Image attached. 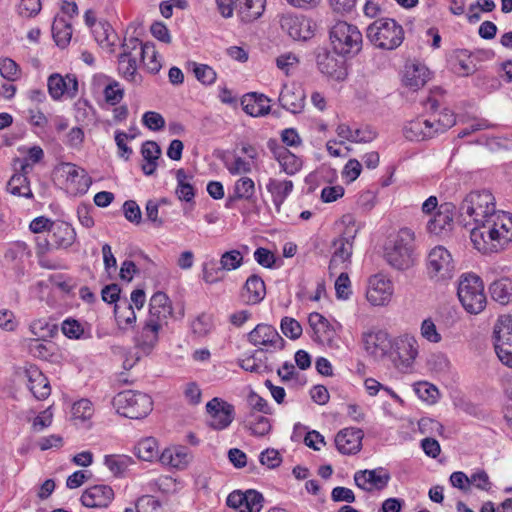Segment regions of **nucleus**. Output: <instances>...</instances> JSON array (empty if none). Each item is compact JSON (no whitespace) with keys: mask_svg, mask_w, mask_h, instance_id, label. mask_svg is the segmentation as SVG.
I'll use <instances>...</instances> for the list:
<instances>
[{"mask_svg":"<svg viewBox=\"0 0 512 512\" xmlns=\"http://www.w3.org/2000/svg\"><path fill=\"white\" fill-rule=\"evenodd\" d=\"M470 238L474 247L483 254L502 251L512 241V215H492L489 220L475 224Z\"/></svg>","mask_w":512,"mask_h":512,"instance_id":"obj_1","label":"nucleus"},{"mask_svg":"<svg viewBox=\"0 0 512 512\" xmlns=\"http://www.w3.org/2000/svg\"><path fill=\"white\" fill-rule=\"evenodd\" d=\"M460 213L471 217L475 224L507 212L497 211L495 198L488 190L472 191L466 195L459 207Z\"/></svg>","mask_w":512,"mask_h":512,"instance_id":"obj_2","label":"nucleus"},{"mask_svg":"<svg viewBox=\"0 0 512 512\" xmlns=\"http://www.w3.org/2000/svg\"><path fill=\"white\" fill-rule=\"evenodd\" d=\"M112 404L119 415L130 419L145 418L153 409L151 397L134 390L119 392L113 398Z\"/></svg>","mask_w":512,"mask_h":512,"instance_id":"obj_3","label":"nucleus"},{"mask_svg":"<svg viewBox=\"0 0 512 512\" xmlns=\"http://www.w3.org/2000/svg\"><path fill=\"white\" fill-rule=\"evenodd\" d=\"M457 294L464 309L471 314L480 313L486 306L483 282L477 275L463 276Z\"/></svg>","mask_w":512,"mask_h":512,"instance_id":"obj_4","label":"nucleus"},{"mask_svg":"<svg viewBox=\"0 0 512 512\" xmlns=\"http://www.w3.org/2000/svg\"><path fill=\"white\" fill-rule=\"evenodd\" d=\"M414 233L409 228H402L393 246L387 247L385 259L387 263L397 270H406L413 266Z\"/></svg>","mask_w":512,"mask_h":512,"instance_id":"obj_5","label":"nucleus"},{"mask_svg":"<svg viewBox=\"0 0 512 512\" xmlns=\"http://www.w3.org/2000/svg\"><path fill=\"white\" fill-rule=\"evenodd\" d=\"M418 355V342L414 336L405 334L392 340L389 357L401 372L411 368Z\"/></svg>","mask_w":512,"mask_h":512,"instance_id":"obj_6","label":"nucleus"},{"mask_svg":"<svg viewBox=\"0 0 512 512\" xmlns=\"http://www.w3.org/2000/svg\"><path fill=\"white\" fill-rule=\"evenodd\" d=\"M454 261L450 252L443 246H436L427 256V272L431 279L446 280L453 277Z\"/></svg>","mask_w":512,"mask_h":512,"instance_id":"obj_7","label":"nucleus"},{"mask_svg":"<svg viewBox=\"0 0 512 512\" xmlns=\"http://www.w3.org/2000/svg\"><path fill=\"white\" fill-rule=\"evenodd\" d=\"M315 57L317 69L328 79L342 82L347 78L348 71L345 61L338 59L326 48H318Z\"/></svg>","mask_w":512,"mask_h":512,"instance_id":"obj_8","label":"nucleus"},{"mask_svg":"<svg viewBox=\"0 0 512 512\" xmlns=\"http://www.w3.org/2000/svg\"><path fill=\"white\" fill-rule=\"evenodd\" d=\"M501 326H495V352L499 360L512 368V318L500 320Z\"/></svg>","mask_w":512,"mask_h":512,"instance_id":"obj_9","label":"nucleus"},{"mask_svg":"<svg viewBox=\"0 0 512 512\" xmlns=\"http://www.w3.org/2000/svg\"><path fill=\"white\" fill-rule=\"evenodd\" d=\"M248 341L254 346H264L267 351L282 350L285 346L284 339L277 330L269 324H258L249 334Z\"/></svg>","mask_w":512,"mask_h":512,"instance_id":"obj_10","label":"nucleus"},{"mask_svg":"<svg viewBox=\"0 0 512 512\" xmlns=\"http://www.w3.org/2000/svg\"><path fill=\"white\" fill-rule=\"evenodd\" d=\"M206 410L209 414L208 424L216 430L227 428L234 418V407L219 399L213 398L206 404Z\"/></svg>","mask_w":512,"mask_h":512,"instance_id":"obj_11","label":"nucleus"},{"mask_svg":"<svg viewBox=\"0 0 512 512\" xmlns=\"http://www.w3.org/2000/svg\"><path fill=\"white\" fill-rule=\"evenodd\" d=\"M393 295V284L383 275H374L369 279V287L366 292L367 300L374 306L387 305Z\"/></svg>","mask_w":512,"mask_h":512,"instance_id":"obj_12","label":"nucleus"},{"mask_svg":"<svg viewBox=\"0 0 512 512\" xmlns=\"http://www.w3.org/2000/svg\"><path fill=\"white\" fill-rule=\"evenodd\" d=\"M390 474L382 467L373 470H360L354 474L357 487L365 491L383 490L390 480Z\"/></svg>","mask_w":512,"mask_h":512,"instance_id":"obj_13","label":"nucleus"},{"mask_svg":"<svg viewBox=\"0 0 512 512\" xmlns=\"http://www.w3.org/2000/svg\"><path fill=\"white\" fill-rule=\"evenodd\" d=\"M59 169L65 174L67 185L73 193L84 194L88 191L92 178L85 169L70 162L61 163Z\"/></svg>","mask_w":512,"mask_h":512,"instance_id":"obj_14","label":"nucleus"},{"mask_svg":"<svg viewBox=\"0 0 512 512\" xmlns=\"http://www.w3.org/2000/svg\"><path fill=\"white\" fill-rule=\"evenodd\" d=\"M364 433L360 428H344L335 436V445L341 454L358 453L362 448Z\"/></svg>","mask_w":512,"mask_h":512,"instance_id":"obj_15","label":"nucleus"},{"mask_svg":"<svg viewBox=\"0 0 512 512\" xmlns=\"http://www.w3.org/2000/svg\"><path fill=\"white\" fill-rule=\"evenodd\" d=\"M113 498V489L108 485L99 484L87 488L80 500L88 508H103L107 507Z\"/></svg>","mask_w":512,"mask_h":512,"instance_id":"obj_16","label":"nucleus"},{"mask_svg":"<svg viewBox=\"0 0 512 512\" xmlns=\"http://www.w3.org/2000/svg\"><path fill=\"white\" fill-rule=\"evenodd\" d=\"M162 326L163 324L147 318L141 330L134 337L136 346L144 353H150L158 342V334Z\"/></svg>","mask_w":512,"mask_h":512,"instance_id":"obj_17","label":"nucleus"},{"mask_svg":"<svg viewBox=\"0 0 512 512\" xmlns=\"http://www.w3.org/2000/svg\"><path fill=\"white\" fill-rule=\"evenodd\" d=\"M25 376L28 379V388L37 400H44L51 394L49 380L37 366L27 367Z\"/></svg>","mask_w":512,"mask_h":512,"instance_id":"obj_18","label":"nucleus"},{"mask_svg":"<svg viewBox=\"0 0 512 512\" xmlns=\"http://www.w3.org/2000/svg\"><path fill=\"white\" fill-rule=\"evenodd\" d=\"M308 322L313 330V340L331 346L336 333L329 321L320 313L313 312L309 315Z\"/></svg>","mask_w":512,"mask_h":512,"instance_id":"obj_19","label":"nucleus"},{"mask_svg":"<svg viewBox=\"0 0 512 512\" xmlns=\"http://www.w3.org/2000/svg\"><path fill=\"white\" fill-rule=\"evenodd\" d=\"M430 78L429 69L418 62L410 61L405 64L402 82L412 90L423 87Z\"/></svg>","mask_w":512,"mask_h":512,"instance_id":"obj_20","label":"nucleus"},{"mask_svg":"<svg viewBox=\"0 0 512 512\" xmlns=\"http://www.w3.org/2000/svg\"><path fill=\"white\" fill-rule=\"evenodd\" d=\"M455 206L452 203L441 204L434 216L427 223V230L431 234L439 235L451 229Z\"/></svg>","mask_w":512,"mask_h":512,"instance_id":"obj_21","label":"nucleus"},{"mask_svg":"<svg viewBox=\"0 0 512 512\" xmlns=\"http://www.w3.org/2000/svg\"><path fill=\"white\" fill-rule=\"evenodd\" d=\"M268 147L272 151L275 159L279 162L283 171L287 174L293 175L301 169V158L291 153L286 147L278 145L274 140L268 142Z\"/></svg>","mask_w":512,"mask_h":512,"instance_id":"obj_22","label":"nucleus"},{"mask_svg":"<svg viewBox=\"0 0 512 512\" xmlns=\"http://www.w3.org/2000/svg\"><path fill=\"white\" fill-rule=\"evenodd\" d=\"M330 42L335 54H356L361 50L362 34H330Z\"/></svg>","mask_w":512,"mask_h":512,"instance_id":"obj_23","label":"nucleus"},{"mask_svg":"<svg viewBox=\"0 0 512 512\" xmlns=\"http://www.w3.org/2000/svg\"><path fill=\"white\" fill-rule=\"evenodd\" d=\"M266 295V287L264 281L258 275H251L245 282L240 297L247 305H255L260 303Z\"/></svg>","mask_w":512,"mask_h":512,"instance_id":"obj_24","label":"nucleus"},{"mask_svg":"<svg viewBox=\"0 0 512 512\" xmlns=\"http://www.w3.org/2000/svg\"><path fill=\"white\" fill-rule=\"evenodd\" d=\"M278 100L284 109L296 114L304 108L305 93L300 87L284 85Z\"/></svg>","mask_w":512,"mask_h":512,"instance_id":"obj_25","label":"nucleus"},{"mask_svg":"<svg viewBox=\"0 0 512 512\" xmlns=\"http://www.w3.org/2000/svg\"><path fill=\"white\" fill-rule=\"evenodd\" d=\"M432 122L429 119L417 118L408 122L403 128V134L409 141H425L434 138Z\"/></svg>","mask_w":512,"mask_h":512,"instance_id":"obj_26","label":"nucleus"},{"mask_svg":"<svg viewBox=\"0 0 512 512\" xmlns=\"http://www.w3.org/2000/svg\"><path fill=\"white\" fill-rule=\"evenodd\" d=\"M171 315L172 306L168 296L160 291L154 293L149 303L148 318L164 324L166 323L167 318Z\"/></svg>","mask_w":512,"mask_h":512,"instance_id":"obj_27","label":"nucleus"},{"mask_svg":"<svg viewBox=\"0 0 512 512\" xmlns=\"http://www.w3.org/2000/svg\"><path fill=\"white\" fill-rule=\"evenodd\" d=\"M269 102V98L265 95L252 92L243 96L241 105L248 115L260 117L270 112Z\"/></svg>","mask_w":512,"mask_h":512,"instance_id":"obj_28","label":"nucleus"},{"mask_svg":"<svg viewBox=\"0 0 512 512\" xmlns=\"http://www.w3.org/2000/svg\"><path fill=\"white\" fill-rule=\"evenodd\" d=\"M54 248L67 249L76 240L75 229L65 221H55L51 229Z\"/></svg>","mask_w":512,"mask_h":512,"instance_id":"obj_29","label":"nucleus"},{"mask_svg":"<svg viewBox=\"0 0 512 512\" xmlns=\"http://www.w3.org/2000/svg\"><path fill=\"white\" fill-rule=\"evenodd\" d=\"M365 348L376 357L389 355L392 340L384 331L368 333L364 335Z\"/></svg>","mask_w":512,"mask_h":512,"instance_id":"obj_30","label":"nucleus"},{"mask_svg":"<svg viewBox=\"0 0 512 512\" xmlns=\"http://www.w3.org/2000/svg\"><path fill=\"white\" fill-rule=\"evenodd\" d=\"M452 70L459 76H468L476 71V64L466 49H456L449 57Z\"/></svg>","mask_w":512,"mask_h":512,"instance_id":"obj_31","label":"nucleus"},{"mask_svg":"<svg viewBox=\"0 0 512 512\" xmlns=\"http://www.w3.org/2000/svg\"><path fill=\"white\" fill-rule=\"evenodd\" d=\"M280 26L284 32H312L316 29L313 21L301 14L283 15L280 19Z\"/></svg>","mask_w":512,"mask_h":512,"instance_id":"obj_32","label":"nucleus"},{"mask_svg":"<svg viewBox=\"0 0 512 512\" xmlns=\"http://www.w3.org/2000/svg\"><path fill=\"white\" fill-rule=\"evenodd\" d=\"M25 343L28 353L35 358L53 361L57 356V347L50 340L26 339Z\"/></svg>","mask_w":512,"mask_h":512,"instance_id":"obj_33","label":"nucleus"},{"mask_svg":"<svg viewBox=\"0 0 512 512\" xmlns=\"http://www.w3.org/2000/svg\"><path fill=\"white\" fill-rule=\"evenodd\" d=\"M356 230L347 228L343 234L336 238L332 246L334 251L332 255L343 260L344 262L350 261L353 253V240L356 235Z\"/></svg>","mask_w":512,"mask_h":512,"instance_id":"obj_34","label":"nucleus"},{"mask_svg":"<svg viewBox=\"0 0 512 512\" xmlns=\"http://www.w3.org/2000/svg\"><path fill=\"white\" fill-rule=\"evenodd\" d=\"M236 8L243 22L258 19L265 9V0H236Z\"/></svg>","mask_w":512,"mask_h":512,"instance_id":"obj_35","label":"nucleus"},{"mask_svg":"<svg viewBox=\"0 0 512 512\" xmlns=\"http://www.w3.org/2000/svg\"><path fill=\"white\" fill-rule=\"evenodd\" d=\"M293 186L294 185L291 180L280 181L273 178L269 179L266 187L272 196V200L277 211H280L281 205L284 203L287 196L292 192Z\"/></svg>","mask_w":512,"mask_h":512,"instance_id":"obj_36","label":"nucleus"},{"mask_svg":"<svg viewBox=\"0 0 512 512\" xmlns=\"http://www.w3.org/2000/svg\"><path fill=\"white\" fill-rule=\"evenodd\" d=\"M54 248V243L41 236L35 238V253L39 265L44 269L56 270L60 268L58 262L48 259L47 254Z\"/></svg>","mask_w":512,"mask_h":512,"instance_id":"obj_37","label":"nucleus"},{"mask_svg":"<svg viewBox=\"0 0 512 512\" xmlns=\"http://www.w3.org/2000/svg\"><path fill=\"white\" fill-rule=\"evenodd\" d=\"M489 291L491 298L501 305H508L512 303V281L508 278H501L494 281Z\"/></svg>","mask_w":512,"mask_h":512,"instance_id":"obj_38","label":"nucleus"},{"mask_svg":"<svg viewBox=\"0 0 512 512\" xmlns=\"http://www.w3.org/2000/svg\"><path fill=\"white\" fill-rule=\"evenodd\" d=\"M255 197V183L249 177H241L235 182L233 195L229 196L227 206L235 200L253 201Z\"/></svg>","mask_w":512,"mask_h":512,"instance_id":"obj_39","label":"nucleus"},{"mask_svg":"<svg viewBox=\"0 0 512 512\" xmlns=\"http://www.w3.org/2000/svg\"><path fill=\"white\" fill-rule=\"evenodd\" d=\"M429 122H432L434 136L444 133L456 123L454 113L449 109H444L441 112L434 113L430 116Z\"/></svg>","mask_w":512,"mask_h":512,"instance_id":"obj_40","label":"nucleus"},{"mask_svg":"<svg viewBox=\"0 0 512 512\" xmlns=\"http://www.w3.org/2000/svg\"><path fill=\"white\" fill-rule=\"evenodd\" d=\"M29 330L34 336L33 339L46 341L50 340L57 334L58 327L45 319H37L31 322Z\"/></svg>","mask_w":512,"mask_h":512,"instance_id":"obj_41","label":"nucleus"},{"mask_svg":"<svg viewBox=\"0 0 512 512\" xmlns=\"http://www.w3.org/2000/svg\"><path fill=\"white\" fill-rule=\"evenodd\" d=\"M139 60L150 73H157L161 69V63L158 60L157 51L153 43L145 42L140 52H138Z\"/></svg>","mask_w":512,"mask_h":512,"instance_id":"obj_42","label":"nucleus"},{"mask_svg":"<svg viewBox=\"0 0 512 512\" xmlns=\"http://www.w3.org/2000/svg\"><path fill=\"white\" fill-rule=\"evenodd\" d=\"M8 191L15 195L25 198H32L33 194L27 176L23 173L14 174L7 184Z\"/></svg>","mask_w":512,"mask_h":512,"instance_id":"obj_43","label":"nucleus"},{"mask_svg":"<svg viewBox=\"0 0 512 512\" xmlns=\"http://www.w3.org/2000/svg\"><path fill=\"white\" fill-rule=\"evenodd\" d=\"M118 62V71L125 80L136 85L142 82V76L137 73V60L127 57L121 59V56H119Z\"/></svg>","mask_w":512,"mask_h":512,"instance_id":"obj_44","label":"nucleus"},{"mask_svg":"<svg viewBox=\"0 0 512 512\" xmlns=\"http://www.w3.org/2000/svg\"><path fill=\"white\" fill-rule=\"evenodd\" d=\"M136 455L143 461H153L158 457L157 441L153 437L145 438L138 442L135 447Z\"/></svg>","mask_w":512,"mask_h":512,"instance_id":"obj_45","label":"nucleus"},{"mask_svg":"<svg viewBox=\"0 0 512 512\" xmlns=\"http://www.w3.org/2000/svg\"><path fill=\"white\" fill-rule=\"evenodd\" d=\"M389 36L390 34H367L371 44L384 50H392L397 48L404 39L402 34H394L392 37Z\"/></svg>","mask_w":512,"mask_h":512,"instance_id":"obj_46","label":"nucleus"},{"mask_svg":"<svg viewBox=\"0 0 512 512\" xmlns=\"http://www.w3.org/2000/svg\"><path fill=\"white\" fill-rule=\"evenodd\" d=\"M144 44L145 43L133 35H130L129 37H126L125 35L120 45L122 53L119 56H121V59H125V57H127L138 60V52H140V48H142Z\"/></svg>","mask_w":512,"mask_h":512,"instance_id":"obj_47","label":"nucleus"},{"mask_svg":"<svg viewBox=\"0 0 512 512\" xmlns=\"http://www.w3.org/2000/svg\"><path fill=\"white\" fill-rule=\"evenodd\" d=\"M266 359L264 349L260 348L256 350L251 356L239 361V365L242 369L249 372L259 373L266 368L263 361Z\"/></svg>","mask_w":512,"mask_h":512,"instance_id":"obj_48","label":"nucleus"},{"mask_svg":"<svg viewBox=\"0 0 512 512\" xmlns=\"http://www.w3.org/2000/svg\"><path fill=\"white\" fill-rule=\"evenodd\" d=\"M212 327V317L205 313L197 316L191 323L192 333L198 338L207 336L211 332Z\"/></svg>","mask_w":512,"mask_h":512,"instance_id":"obj_49","label":"nucleus"},{"mask_svg":"<svg viewBox=\"0 0 512 512\" xmlns=\"http://www.w3.org/2000/svg\"><path fill=\"white\" fill-rule=\"evenodd\" d=\"M0 74L10 82H14L21 77L20 66L11 58L0 59Z\"/></svg>","mask_w":512,"mask_h":512,"instance_id":"obj_50","label":"nucleus"},{"mask_svg":"<svg viewBox=\"0 0 512 512\" xmlns=\"http://www.w3.org/2000/svg\"><path fill=\"white\" fill-rule=\"evenodd\" d=\"M94 414L93 404L88 399H81L72 406V416L76 420H89Z\"/></svg>","mask_w":512,"mask_h":512,"instance_id":"obj_51","label":"nucleus"},{"mask_svg":"<svg viewBox=\"0 0 512 512\" xmlns=\"http://www.w3.org/2000/svg\"><path fill=\"white\" fill-rule=\"evenodd\" d=\"M48 91L50 96L58 100L60 99L67 89V77L63 78L59 74H52L48 78Z\"/></svg>","mask_w":512,"mask_h":512,"instance_id":"obj_52","label":"nucleus"},{"mask_svg":"<svg viewBox=\"0 0 512 512\" xmlns=\"http://www.w3.org/2000/svg\"><path fill=\"white\" fill-rule=\"evenodd\" d=\"M31 256V251L25 242H15L5 253V260L15 262Z\"/></svg>","mask_w":512,"mask_h":512,"instance_id":"obj_53","label":"nucleus"},{"mask_svg":"<svg viewBox=\"0 0 512 512\" xmlns=\"http://www.w3.org/2000/svg\"><path fill=\"white\" fill-rule=\"evenodd\" d=\"M130 458L125 456L107 455L104 463L107 468L115 475L122 474L130 463Z\"/></svg>","mask_w":512,"mask_h":512,"instance_id":"obj_54","label":"nucleus"},{"mask_svg":"<svg viewBox=\"0 0 512 512\" xmlns=\"http://www.w3.org/2000/svg\"><path fill=\"white\" fill-rule=\"evenodd\" d=\"M249 420V429L254 435L265 436L271 430V424L268 418L262 415L251 414Z\"/></svg>","mask_w":512,"mask_h":512,"instance_id":"obj_55","label":"nucleus"},{"mask_svg":"<svg viewBox=\"0 0 512 512\" xmlns=\"http://www.w3.org/2000/svg\"><path fill=\"white\" fill-rule=\"evenodd\" d=\"M195 77L203 84L210 85L216 80L217 74L214 69L205 64L192 63Z\"/></svg>","mask_w":512,"mask_h":512,"instance_id":"obj_56","label":"nucleus"},{"mask_svg":"<svg viewBox=\"0 0 512 512\" xmlns=\"http://www.w3.org/2000/svg\"><path fill=\"white\" fill-rule=\"evenodd\" d=\"M247 501H245V508L239 512H260L263 507L264 497L256 490H247L245 492Z\"/></svg>","mask_w":512,"mask_h":512,"instance_id":"obj_57","label":"nucleus"},{"mask_svg":"<svg viewBox=\"0 0 512 512\" xmlns=\"http://www.w3.org/2000/svg\"><path fill=\"white\" fill-rule=\"evenodd\" d=\"M243 257L238 250L227 251L222 254L220 259L221 268L226 271H231L239 268L242 265Z\"/></svg>","mask_w":512,"mask_h":512,"instance_id":"obj_58","label":"nucleus"},{"mask_svg":"<svg viewBox=\"0 0 512 512\" xmlns=\"http://www.w3.org/2000/svg\"><path fill=\"white\" fill-rule=\"evenodd\" d=\"M280 326L283 334L292 340H296L302 335V326L294 318L284 317Z\"/></svg>","mask_w":512,"mask_h":512,"instance_id":"obj_59","label":"nucleus"},{"mask_svg":"<svg viewBox=\"0 0 512 512\" xmlns=\"http://www.w3.org/2000/svg\"><path fill=\"white\" fill-rule=\"evenodd\" d=\"M124 90L118 81H111L104 89V97L108 104L117 105L123 99Z\"/></svg>","mask_w":512,"mask_h":512,"instance_id":"obj_60","label":"nucleus"},{"mask_svg":"<svg viewBox=\"0 0 512 512\" xmlns=\"http://www.w3.org/2000/svg\"><path fill=\"white\" fill-rule=\"evenodd\" d=\"M63 334L70 339H80L84 336V328L82 324L75 319H66L62 323Z\"/></svg>","mask_w":512,"mask_h":512,"instance_id":"obj_61","label":"nucleus"},{"mask_svg":"<svg viewBox=\"0 0 512 512\" xmlns=\"http://www.w3.org/2000/svg\"><path fill=\"white\" fill-rule=\"evenodd\" d=\"M122 39L119 34H96L95 40L101 48L110 53L115 52L117 47H120Z\"/></svg>","mask_w":512,"mask_h":512,"instance_id":"obj_62","label":"nucleus"},{"mask_svg":"<svg viewBox=\"0 0 512 512\" xmlns=\"http://www.w3.org/2000/svg\"><path fill=\"white\" fill-rule=\"evenodd\" d=\"M335 291L338 299L347 300L351 293V282L346 272H341L335 281Z\"/></svg>","mask_w":512,"mask_h":512,"instance_id":"obj_63","label":"nucleus"},{"mask_svg":"<svg viewBox=\"0 0 512 512\" xmlns=\"http://www.w3.org/2000/svg\"><path fill=\"white\" fill-rule=\"evenodd\" d=\"M143 124L152 131H159L165 127V120L163 116L154 111H148L143 114Z\"/></svg>","mask_w":512,"mask_h":512,"instance_id":"obj_64","label":"nucleus"}]
</instances>
